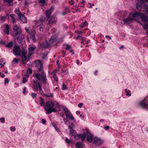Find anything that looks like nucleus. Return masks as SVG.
<instances>
[{
	"label": "nucleus",
	"instance_id": "nucleus-4",
	"mask_svg": "<svg viewBox=\"0 0 148 148\" xmlns=\"http://www.w3.org/2000/svg\"><path fill=\"white\" fill-rule=\"evenodd\" d=\"M32 84L33 90L36 91H39V92L41 95L43 92L42 91V86L39 82L37 81H34L32 82Z\"/></svg>",
	"mask_w": 148,
	"mask_h": 148
},
{
	"label": "nucleus",
	"instance_id": "nucleus-46",
	"mask_svg": "<svg viewBox=\"0 0 148 148\" xmlns=\"http://www.w3.org/2000/svg\"><path fill=\"white\" fill-rule=\"evenodd\" d=\"M143 21L145 22H148V17L145 16Z\"/></svg>",
	"mask_w": 148,
	"mask_h": 148
},
{
	"label": "nucleus",
	"instance_id": "nucleus-27",
	"mask_svg": "<svg viewBox=\"0 0 148 148\" xmlns=\"http://www.w3.org/2000/svg\"><path fill=\"white\" fill-rule=\"evenodd\" d=\"M88 25L87 22V21H85L83 23L79 26L81 28H83L84 26H86Z\"/></svg>",
	"mask_w": 148,
	"mask_h": 148
},
{
	"label": "nucleus",
	"instance_id": "nucleus-53",
	"mask_svg": "<svg viewBox=\"0 0 148 148\" xmlns=\"http://www.w3.org/2000/svg\"><path fill=\"white\" fill-rule=\"evenodd\" d=\"M27 72L29 73L30 74H32V71L30 69H29L27 71Z\"/></svg>",
	"mask_w": 148,
	"mask_h": 148
},
{
	"label": "nucleus",
	"instance_id": "nucleus-57",
	"mask_svg": "<svg viewBox=\"0 0 148 148\" xmlns=\"http://www.w3.org/2000/svg\"><path fill=\"white\" fill-rule=\"evenodd\" d=\"M42 122L43 124H45L46 123V121L44 119H42Z\"/></svg>",
	"mask_w": 148,
	"mask_h": 148
},
{
	"label": "nucleus",
	"instance_id": "nucleus-34",
	"mask_svg": "<svg viewBox=\"0 0 148 148\" xmlns=\"http://www.w3.org/2000/svg\"><path fill=\"white\" fill-rule=\"evenodd\" d=\"M125 92L126 93V96H131V94L130 93V91L129 90H125Z\"/></svg>",
	"mask_w": 148,
	"mask_h": 148
},
{
	"label": "nucleus",
	"instance_id": "nucleus-55",
	"mask_svg": "<svg viewBox=\"0 0 148 148\" xmlns=\"http://www.w3.org/2000/svg\"><path fill=\"white\" fill-rule=\"evenodd\" d=\"M7 15H6L5 16H4L2 17H1V20L3 21H4L5 19L6 18Z\"/></svg>",
	"mask_w": 148,
	"mask_h": 148
},
{
	"label": "nucleus",
	"instance_id": "nucleus-45",
	"mask_svg": "<svg viewBox=\"0 0 148 148\" xmlns=\"http://www.w3.org/2000/svg\"><path fill=\"white\" fill-rule=\"evenodd\" d=\"M12 62H14L16 63H18V60L16 58H15L13 59Z\"/></svg>",
	"mask_w": 148,
	"mask_h": 148
},
{
	"label": "nucleus",
	"instance_id": "nucleus-26",
	"mask_svg": "<svg viewBox=\"0 0 148 148\" xmlns=\"http://www.w3.org/2000/svg\"><path fill=\"white\" fill-rule=\"evenodd\" d=\"M38 2L42 6L46 4L45 0H40Z\"/></svg>",
	"mask_w": 148,
	"mask_h": 148
},
{
	"label": "nucleus",
	"instance_id": "nucleus-41",
	"mask_svg": "<svg viewBox=\"0 0 148 148\" xmlns=\"http://www.w3.org/2000/svg\"><path fill=\"white\" fill-rule=\"evenodd\" d=\"M40 104L42 106L44 103L42 97H40Z\"/></svg>",
	"mask_w": 148,
	"mask_h": 148
},
{
	"label": "nucleus",
	"instance_id": "nucleus-5",
	"mask_svg": "<svg viewBox=\"0 0 148 148\" xmlns=\"http://www.w3.org/2000/svg\"><path fill=\"white\" fill-rule=\"evenodd\" d=\"M62 108L64 110L66 114V118L69 120H73L74 119V118L72 115L71 114L70 112L67 108L65 107H63Z\"/></svg>",
	"mask_w": 148,
	"mask_h": 148
},
{
	"label": "nucleus",
	"instance_id": "nucleus-51",
	"mask_svg": "<svg viewBox=\"0 0 148 148\" xmlns=\"http://www.w3.org/2000/svg\"><path fill=\"white\" fill-rule=\"evenodd\" d=\"M44 95L45 96H47V97H52L53 96V95L52 94H51L50 95H46V94H44Z\"/></svg>",
	"mask_w": 148,
	"mask_h": 148
},
{
	"label": "nucleus",
	"instance_id": "nucleus-44",
	"mask_svg": "<svg viewBox=\"0 0 148 148\" xmlns=\"http://www.w3.org/2000/svg\"><path fill=\"white\" fill-rule=\"evenodd\" d=\"M27 81V79L25 77H24L23 79V83L24 84Z\"/></svg>",
	"mask_w": 148,
	"mask_h": 148
},
{
	"label": "nucleus",
	"instance_id": "nucleus-56",
	"mask_svg": "<svg viewBox=\"0 0 148 148\" xmlns=\"http://www.w3.org/2000/svg\"><path fill=\"white\" fill-rule=\"evenodd\" d=\"M9 82V80L8 79L6 78L5 80V84L6 83H8Z\"/></svg>",
	"mask_w": 148,
	"mask_h": 148
},
{
	"label": "nucleus",
	"instance_id": "nucleus-59",
	"mask_svg": "<svg viewBox=\"0 0 148 148\" xmlns=\"http://www.w3.org/2000/svg\"><path fill=\"white\" fill-rule=\"evenodd\" d=\"M136 7L137 9H139L140 8H141L140 7V6L139 5H138V3H137L136 4Z\"/></svg>",
	"mask_w": 148,
	"mask_h": 148
},
{
	"label": "nucleus",
	"instance_id": "nucleus-58",
	"mask_svg": "<svg viewBox=\"0 0 148 148\" xmlns=\"http://www.w3.org/2000/svg\"><path fill=\"white\" fill-rule=\"evenodd\" d=\"M56 107H57L59 109H60V104L59 103H56Z\"/></svg>",
	"mask_w": 148,
	"mask_h": 148
},
{
	"label": "nucleus",
	"instance_id": "nucleus-62",
	"mask_svg": "<svg viewBox=\"0 0 148 148\" xmlns=\"http://www.w3.org/2000/svg\"><path fill=\"white\" fill-rule=\"evenodd\" d=\"M83 104L82 103H79L78 105V107H79V108H81L82 105Z\"/></svg>",
	"mask_w": 148,
	"mask_h": 148
},
{
	"label": "nucleus",
	"instance_id": "nucleus-11",
	"mask_svg": "<svg viewBox=\"0 0 148 148\" xmlns=\"http://www.w3.org/2000/svg\"><path fill=\"white\" fill-rule=\"evenodd\" d=\"M135 19L130 17H129L123 19L124 24H128L132 23V21Z\"/></svg>",
	"mask_w": 148,
	"mask_h": 148
},
{
	"label": "nucleus",
	"instance_id": "nucleus-2",
	"mask_svg": "<svg viewBox=\"0 0 148 148\" xmlns=\"http://www.w3.org/2000/svg\"><path fill=\"white\" fill-rule=\"evenodd\" d=\"M36 49L35 47H30L28 49L29 52L28 53V57L27 56V52L25 50H23L22 51V55L21 57L22 58V64L23 65H25L26 61H27L30 59V58L32 54L33 53L34 50Z\"/></svg>",
	"mask_w": 148,
	"mask_h": 148
},
{
	"label": "nucleus",
	"instance_id": "nucleus-17",
	"mask_svg": "<svg viewBox=\"0 0 148 148\" xmlns=\"http://www.w3.org/2000/svg\"><path fill=\"white\" fill-rule=\"evenodd\" d=\"M49 45L48 44L47 42H45L40 44L39 47L40 48H47Z\"/></svg>",
	"mask_w": 148,
	"mask_h": 148
},
{
	"label": "nucleus",
	"instance_id": "nucleus-37",
	"mask_svg": "<svg viewBox=\"0 0 148 148\" xmlns=\"http://www.w3.org/2000/svg\"><path fill=\"white\" fill-rule=\"evenodd\" d=\"M31 96L32 98H35L37 96V94L34 93H31Z\"/></svg>",
	"mask_w": 148,
	"mask_h": 148
},
{
	"label": "nucleus",
	"instance_id": "nucleus-29",
	"mask_svg": "<svg viewBox=\"0 0 148 148\" xmlns=\"http://www.w3.org/2000/svg\"><path fill=\"white\" fill-rule=\"evenodd\" d=\"M13 42L11 41L10 43L6 45V47L8 48H11L13 46Z\"/></svg>",
	"mask_w": 148,
	"mask_h": 148
},
{
	"label": "nucleus",
	"instance_id": "nucleus-3",
	"mask_svg": "<svg viewBox=\"0 0 148 148\" xmlns=\"http://www.w3.org/2000/svg\"><path fill=\"white\" fill-rule=\"evenodd\" d=\"M54 104L53 101H48L47 102L45 106V109L47 112V114L51 113L52 112H57L56 110L54 108Z\"/></svg>",
	"mask_w": 148,
	"mask_h": 148
},
{
	"label": "nucleus",
	"instance_id": "nucleus-18",
	"mask_svg": "<svg viewBox=\"0 0 148 148\" xmlns=\"http://www.w3.org/2000/svg\"><path fill=\"white\" fill-rule=\"evenodd\" d=\"M4 3H7L8 6L12 5H13V1L14 0H3Z\"/></svg>",
	"mask_w": 148,
	"mask_h": 148
},
{
	"label": "nucleus",
	"instance_id": "nucleus-39",
	"mask_svg": "<svg viewBox=\"0 0 148 148\" xmlns=\"http://www.w3.org/2000/svg\"><path fill=\"white\" fill-rule=\"evenodd\" d=\"M29 38L30 40H32L33 41H34L35 40V38L34 37V35L30 36Z\"/></svg>",
	"mask_w": 148,
	"mask_h": 148
},
{
	"label": "nucleus",
	"instance_id": "nucleus-23",
	"mask_svg": "<svg viewBox=\"0 0 148 148\" xmlns=\"http://www.w3.org/2000/svg\"><path fill=\"white\" fill-rule=\"evenodd\" d=\"M69 134H70V135L71 136H74L76 133V131L75 130H73V129H71V130H69Z\"/></svg>",
	"mask_w": 148,
	"mask_h": 148
},
{
	"label": "nucleus",
	"instance_id": "nucleus-33",
	"mask_svg": "<svg viewBox=\"0 0 148 148\" xmlns=\"http://www.w3.org/2000/svg\"><path fill=\"white\" fill-rule=\"evenodd\" d=\"M29 32L30 33H29V34H30L31 36H33L35 35V32L34 30H30Z\"/></svg>",
	"mask_w": 148,
	"mask_h": 148
},
{
	"label": "nucleus",
	"instance_id": "nucleus-60",
	"mask_svg": "<svg viewBox=\"0 0 148 148\" xmlns=\"http://www.w3.org/2000/svg\"><path fill=\"white\" fill-rule=\"evenodd\" d=\"M25 30L28 33H30L29 32L30 30L27 28L25 27Z\"/></svg>",
	"mask_w": 148,
	"mask_h": 148
},
{
	"label": "nucleus",
	"instance_id": "nucleus-14",
	"mask_svg": "<svg viewBox=\"0 0 148 148\" xmlns=\"http://www.w3.org/2000/svg\"><path fill=\"white\" fill-rule=\"evenodd\" d=\"M24 38V35L21 34H19L18 37L17 38V39L19 42L20 43H21Z\"/></svg>",
	"mask_w": 148,
	"mask_h": 148
},
{
	"label": "nucleus",
	"instance_id": "nucleus-24",
	"mask_svg": "<svg viewBox=\"0 0 148 148\" xmlns=\"http://www.w3.org/2000/svg\"><path fill=\"white\" fill-rule=\"evenodd\" d=\"M140 105L143 108H148V103H146L143 101H142L140 103Z\"/></svg>",
	"mask_w": 148,
	"mask_h": 148
},
{
	"label": "nucleus",
	"instance_id": "nucleus-54",
	"mask_svg": "<svg viewBox=\"0 0 148 148\" xmlns=\"http://www.w3.org/2000/svg\"><path fill=\"white\" fill-rule=\"evenodd\" d=\"M0 120H1V123H3L5 121V118L4 117L1 118V119H0Z\"/></svg>",
	"mask_w": 148,
	"mask_h": 148
},
{
	"label": "nucleus",
	"instance_id": "nucleus-35",
	"mask_svg": "<svg viewBox=\"0 0 148 148\" xmlns=\"http://www.w3.org/2000/svg\"><path fill=\"white\" fill-rule=\"evenodd\" d=\"M85 38L84 37L80 35H79L76 38L77 39H80L82 40H84Z\"/></svg>",
	"mask_w": 148,
	"mask_h": 148
},
{
	"label": "nucleus",
	"instance_id": "nucleus-64",
	"mask_svg": "<svg viewBox=\"0 0 148 148\" xmlns=\"http://www.w3.org/2000/svg\"><path fill=\"white\" fill-rule=\"evenodd\" d=\"M66 53L65 51H63L62 53L63 54V57H64L65 56Z\"/></svg>",
	"mask_w": 148,
	"mask_h": 148
},
{
	"label": "nucleus",
	"instance_id": "nucleus-50",
	"mask_svg": "<svg viewBox=\"0 0 148 148\" xmlns=\"http://www.w3.org/2000/svg\"><path fill=\"white\" fill-rule=\"evenodd\" d=\"M103 127L106 130L110 128V127L108 126L104 125Z\"/></svg>",
	"mask_w": 148,
	"mask_h": 148
},
{
	"label": "nucleus",
	"instance_id": "nucleus-47",
	"mask_svg": "<svg viewBox=\"0 0 148 148\" xmlns=\"http://www.w3.org/2000/svg\"><path fill=\"white\" fill-rule=\"evenodd\" d=\"M69 3L71 5H73L74 4V1L73 0H71L69 1Z\"/></svg>",
	"mask_w": 148,
	"mask_h": 148
},
{
	"label": "nucleus",
	"instance_id": "nucleus-31",
	"mask_svg": "<svg viewBox=\"0 0 148 148\" xmlns=\"http://www.w3.org/2000/svg\"><path fill=\"white\" fill-rule=\"evenodd\" d=\"M56 38L54 37H52L49 40L50 43H52L55 40Z\"/></svg>",
	"mask_w": 148,
	"mask_h": 148
},
{
	"label": "nucleus",
	"instance_id": "nucleus-32",
	"mask_svg": "<svg viewBox=\"0 0 148 148\" xmlns=\"http://www.w3.org/2000/svg\"><path fill=\"white\" fill-rule=\"evenodd\" d=\"M142 25L145 30L146 31H148V25L145 24L143 25Z\"/></svg>",
	"mask_w": 148,
	"mask_h": 148
},
{
	"label": "nucleus",
	"instance_id": "nucleus-42",
	"mask_svg": "<svg viewBox=\"0 0 148 148\" xmlns=\"http://www.w3.org/2000/svg\"><path fill=\"white\" fill-rule=\"evenodd\" d=\"M39 30L40 32H43L44 30L43 26H39Z\"/></svg>",
	"mask_w": 148,
	"mask_h": 148
},
{
	"label": "nucleus",
	"instance_id": "nucleus-6",
	"mask_svg": "<svg viewBox=\"0 0 148 148\" xmlns=\"http://www.w3.org/2000/svg\"><path fill=\"white\" fill-rule=\"evenodd\" d=\"M13 31L12 33V36L14 37L17 36L22 31L21 29L17 25H15L14 26L13 28Z\"/></svg>",
	"mask_w": 148,
	"mask_h": 148
},
{
	"label": "nucleus",
	"instance_id": "nucleus-48",
	"mask_svg": "<svg viewBox=\"0 0 148 148\" xmlns=\"http://www.w3.org/2000/svg\"><path fill=\"white\" fill-rule=\"evenodd\" d=\"M10 130L12 132H14L15 130V127H11L10 128Z\"/></svg>",
	"mask_w": 148,
	"mask_h": 148
},
{
	"label": "nucleus",
	"instance_id": "nucleus-40",
	"mask_svg": "<svg viewBox=\"0 0 148 148\" xmlns=\"http://www.w3.org/2000/svg\"><path fill=\"white\" fill-rule=\"evenodd\" d=\"M67 89L66 86L64 84V83H62V90H66Z\"/></svg>",
	"mask_w": 148,
	"mask_h": 148
},
{
	"label": "nucleus",
	"instance_id": "nucleus-43",
	"mask_svg": "<svg viewBox=\"0 0 148 148\" xmlns=\"http://www.w3.org/2000/svg\"><path fill=\"white\" fill-rule=\"evenodd\" d=\"M57 71L56 70H54L52 72V74L53 77L55 76L56 73Z\"/></svg>",
	"mask_w": 148,
	"mask_h": 148
},
{
	"label": "nucleus",
	"instance_id": "nucleus-8",
	"mask_svg": "<svg viewBox=\"0 0 148 148\" xmlns=\"http://www.w3.org/2000/svg\"><path fill=\"white\" fill-rule=\"evenodd\" d=\"M56 20L55 18V16L53 15L48 22L47 27L48 28L50 27L52 24L56 23Z\"/></svg>",
	"mask_w": 148,
	"mask_h": 148
},
{
	"label": "nucleus",
	"instance_id": "nucleus-22",
	"mask_svg": "<svg viewBox=\"0 0 148 148\" xmlns=\"http://www.w3.org/2000/svg\"><path fill=\"white\" fill-rule=\"evenodd\" d=\"M75 146L77 148H82L83 145L81 142H78L76 143Z\"/></svg>",
	"mask_w": 148,
	"mask_h": 148
},
{
	"label": "nucleus",
	"instance_id": "nucleus-52",
	"mask_svg": "<svg viewBox=\"0 0 148 148\" xmlns=\"http://www.w3.org/2000/svg\"><path fill=\"white\" fill-rule=\"evenodd\" d=\"M26 87H24L23 88V93L24 94H25L26 92Z\"/></svg>",
	"mask_w": 148,
	"mask_h": 148
},
{
	"label": "nucleus",
	"instance_id": "nucleus-20",
	"mask_svg": "<svg viewBox=\"0 0 148 148\" xmlns=\"http://www.w3.org/2000/svg\"><path fill=\"white\" fill-rule=\"evenodd\" d=\"M23 23H25L27 22V18L26 17L22 14L19 17Z\"/></svg>",
	"mask_w": 148,
	"mask_h": 148
},
{
	"label": "nucleus",
	"instance_id": "nucleus-13",
	"mask_svg": "<svg viewBox=\"0 0 148 148\" xmlns=\"http://www.w3.org/2000/svg\"><path fill=\"white\" fill-rule=\"evenodd\" d=\"M54 7L52 6L50 8L49 10L46 11L45 14L48 19L49 18L52 12L54 10Z\"/></svg>",
	"mask_w": 148,
	"mask_h": 148
},
{
	"label": "nucleus",
	"instance_id": "nucleus-10",
	"mask_svg": "<svg viewBox=\"0 0 148 148\" xmlns=\"http://www.w3.org/2000/svg\"><path fill=\"white\" fill-rule=\"evenodd\" d=\"M74 138L75 139L77 140L80 138H82V141H83L85 139L86 137V133H84L83 134H76L74 136Z\"/></svg>",
	"mask_w": 148,
	"mask_h": 148
},
{
	"label": "nucleus",
	"instance_id": "nucleus-1",
	"mask_svg": "<svg viewBox=\"0 0 148 148\" xmlns=\"http://www.w3.org/2000/svg\"><path fill=\"white\" fill-rule=\"evenodd\" d=\"M36 66L38 67L39 72L34 74L33 76L36 78L37 81L40 82L42 83L46 84H47V76L43 70L42 62L38 60L36 62Z\"/></svg>",
	"mask_w": 148,
	"mask_h": 148
},
{
	"label": "nucleus",
	"instance_id": "nucleus-16",
	"mask_svg": "<svg viewBox=\"0 0 148 148\" xmlns=\"http://www.w3.org/2000/svg\"><path fill=\"white\" fill-rule=\"evenodd\" d=\"M10 29V27L8 24H5L4 27V32L7 34L8 35L10 34L9 30Z\"/></svg>",
	"mask_w": 148,
	"mask_h": 148
},
{
	"label": "nucleus",
	"instance_id": "nucleus-21",
	"mask_svg": "<svg viewBox=\"0 0 148 148\" xmlns=\"http://www.w3.org/2000/svg\"><path fill=\"white\" fill-rule=\"evenodd\" d=\"M43 23L39 20L36 22V25L37 27H39L41 26H43Z\"/></svg>",
	"mask_w": 148,
	"mask_h": 148
},
{
	"label": "nucleus",
	"instance_id": "nucleus-28",
	"mask_svg": "<svg viewBox=\"0 0 148 148\" xmlns=\"http://www.w3.org/2000/svg\"><path fill=\"white\" fill-rule=\"evenodd\" d=\"M65 140L68 144H70L72 143V141L71 139H69L67 137L65 138Z\"/></svg>",
	"mask_w": 148,
	"mask_h": 148
},
{
	"label": "nucleus",
	"instance_id": "nucleus-61",
	"mask_svg": "<svg viewBox=\"0 0 148 148\" xmlns=\"http://www.w3.org/2000/svg\"><path fill=\"white\" fill-rule=\"evenodd\" d=\"M54 77V79H55V81H56V82H58V78L57 77H56V76H54L53 77Z\"/></svg>",
	"mask_w": 148,
	"mask_h": 148
},
{
	"label": "nucleus",
	"instance_id": "nucleus-38",
	"mask_svg": "<svg viewBox=\"0 0 148 148\" xmlns=\"http://www.w3.org/2000/svg\"><path fill=\"white\" fill-rule=\"evenodd\" d=\"M74 125L73 123H71V125L69 126V128L71 130V129H73L74 128Z\"/></svg>",
	"mask_w": 148,
	"mask_h": 148
},
{
	"label": "nucleus",
	"instance_id": "nucleus-7",
	"mask_svg": "<svg viewBox=\"0 0 148 148\" xmlns=\"http://www.w3.org/2000/svg\"><path fill=\"white\" fill-rule=\"evenodd\" d=\"M13 52L14 55L17 56H20L21 53H22L20 48L18 46H16L14 47Z\"/></svg>",
	"mask_w": 148,
	"mask_h": 148
},
{
	"label": "nucleus",
	"instance_id": "nucleus-15",
	"mask_svg": "<svg viewBox=\"0 0 148 148\" xmlns=\"http://www.w3.org/2000/svg\"><path fill=\"white\" fill-rule=\"evenodd\" d=\"M86 136H87V140L90 142H91L92 140V137L91 134L87 132L86 133Z\"/></svg>",
	"mask_w": 148,
	"mask_h": 148
},
{
	"label": "nucleus",
	"instance_id": "nucleus-49",
	"mask_svg": "<svg viewBox=\"0 0 148 148\" xmlns=\"http://www.w3.org/2000/svg\"><path fill=\"white\" fill-rule=\"evenodd\" d=\"M71 47V46L69 45H67L66 47V50H68Z\"/></svg>",
	"mask_w": 148,
	"mask_h": 148
},
{
	"label": "nucleus",
	"instance_id": "nucleus-30",
	"mask_svg": "<svg viewBox=\"0 0 148 148\" xmlns=\"http://www.w3.org/2000/svg\"><path fill=\"white\" fill-rule=\"evenodd\" d=\"M45 20L46 18L44 16H41L40 19L39 21L44 23Z\"/></svg>",
	"mask_w": 148,
	"mask_h": 148
},
{
	"label": "nucleus",
	"instance_id": "nucleus-9",
	"mask_svg": "<svg viewBox=\"0 0 148 148\" xmlns=\"http://www.w3.org/2000/svg\"><path fill=\"white\" fill-rule=\"evenodd\" d=\"M145 16L142 13H135L133 14V17L134 18H138L140 17L142 21H143Z\"/></svg>",
	"mask_w": 148,
	"mask_h": 148
},
{
	"label": "nucleus",
	"instance_id": "nucleus-25",
	"mask_svg": "<svg viewBox=\"0 0 148 148\" xmlns=\"http://www.w3.org/2000/svg\"><path fill=\"white\" fill-rule=\"evenodd\" d=\"M15 12L18 15V16L19 17L22 14L21 13L20 10L16 8L15 10Z\"/></svg>",
	"mask_w": 148,
	"mask_h": 148
},
{
	"label": "nucleus",
	"instance_id": "nucleus-19",
	"mask_svg": "<svg viewBox=\"0 0 148 148\" xmlns=\"http://www.w3.org/2000/svg\"><path fill=\"white\" fill-rule=\"evenodd\" d=\"M10 16L12 18V22L13 23H14L15 22H16V15L14 14H11L10 15Z\"/></svg>",
	"mask_w": 148,
	"mask_h": 148
},
{
	"label": "nucleus",
	"instance_id": "nucleus-36",
	"mask_svg": "<svg viewBox=\"0 0 148 148\" xmlns=\"http://www.w3.org/2000/svg\"><path fill=\"white\" fill-rule=\"evenodd\" d=\"M143 7L146 10L148 14V5L146 4H144Z\"/></svg>",
	"mask_w": 148,
	"mask_h": 148
},
{
	"label": "nucleus",
	"instance_id": "nucleus-12",
	"mask_svg": "<svg viewBox=\"0 0 148 148\" xmlns=\"http://www.w3.org/2000/svg\"><path fill=\"white\" fill-rule=\"evenodd\" d=\"M94 143L97 145H101L103 142V141L101 140L99 138H95L93 139Z\"/></svg>",
	"mask_w": 148,
	"mask_h": 148
},
{
	"label": "nucleus",
	"instance_id": "nucleus-63",
	"mask_svg": "<svg viewBox=\"0 0 148 148\" xmlns=\"http://www.w3.org/2000/svg\"><path fill=\"white\" fill-rule=\"evenodd\" d=\"M79 10V9H75V10H73L72 11L73 12H77Z\"/></svg>",
	"mask_w": 148,
	"mask_h": 148
}]
</instances>
